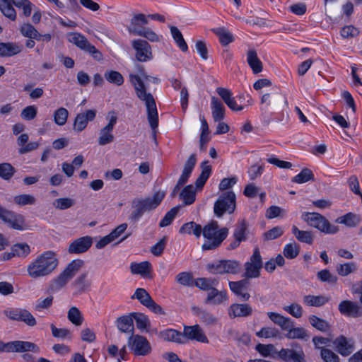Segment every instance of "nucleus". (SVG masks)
I'll use <instances>...</instances> for the list:
<instances>
[{
    "mask_svg": "<svg viewBox=\"0 0 362 362\" xmlns=\"http://www.w3.org/2000/svg\"><path fill=\"white\" fill-rule=\"evenodd\" d=\"M129 81L134 86L137 98L144 102L147 109V118L151 129L153 130V137H156V129L158 126V115L156 104L153 95L147 93V87L144 81H149L155 84H158L160 80L158 77L150 76L145 73L141 76L134 74L129 75Z\"/></svg>",
    "mask_w": 362,
    "mask_h": 362,
    "instance_id": "1",
    "label": "nucleus"
},
{
    "mask_svg": "<svg viewBox=\"0 0 362 362\" xmlns=\"http://www.w3.org/2000/svg\"><path fill=\"white\" fill-rule=\"evenodd\" d=\"M58 262L57 255L53 251L44 252L28 265V275L33 279L47 276L57 268Z\"/></svg>",
    "mask_w": 362,
    "mask_h": 362,
    "instance_id": "2",
    "label": "nucleus"
},
{
    "mask_svg": "<svg viewBox=\"0 0 362 362\" xmlns=\"http://www.w3.org/2000/svg\"><path fill=\"white\" fill-rule=\"evenodd\" d=\"M164 192H156L152 197L145 199H134L132 201V211L129 215V219L135 223L139 221L144 214L155 209L165 197Z\"/></svg>",
    "mask_w": 362,
    "mask_h": 362,
    "instance_id": "3",
    "label": "nucleus"
},
{
    "mask_svg": "<svg viewBox=\"0 0 362 362\" xmlns=\"http://www.w3.org/2000/svg\"><path fill=\"white\" fill-rule=\"evenodd\" d=\"M202 233L206 238L202 246V250H211L216 249L221 245L228 236V229L226 227L218 229V223L211 221L202 228Z\"/></svg>",
    "mask_w": 362,
    "mask_h": 362,
    "instance_id": "4",
    "label": "nucleus"
},
{
    "mask_svg": "<svg viewBox=\"0 0 362 362\" xmlns=\"http://www.w3.org/2000/svg\"><path fill=\"white\" fill-rule=\"evenodd\" d=\"M83 265L84 262L82 259L72 260L67 264L64 271L51 281L49 290L52 292H57L61 290L74 278Z\"/></svg>",
    "mask_w": 362,
    "mask_h": 362,
    "instance_id": "5",
    "label": "nucleus"
},
{
    "mask_svg": "<svg viewBox=\"0 0 362 362\" xmlns=\"http://www.w3.org/2000/svg\"><path fill=\"white\" fill-rule=\"evenodd\" d=\"M302 218L311 227L315 228L325 234H336L339 231V228L331 223L324 216L316 212H305L302 214Z\"/></svg>",
    "mask_w": 362,
    "mask_h": 362,
    "instance_id": "6",
    "label": "nucleus"
},
{
    "mask_svg": "<svg viewBox=\"0 0 362 362\" xmlns=\"http://www.w3.org/2000/svg\"><path fill=\"white\" fill-rule=\"evenodd\" d=\"M207 271L213 274H238L241 270V264L236 259H220L209 263Z\"/></svg>",
    "mask_w": 362,
    "mask_h": 362,
    "instance_id": "7",
    "label": "nucleus"
},
{
    "mask_svg": "<svg viewBox=\"0 0 362 362\" xmlns=\"http://www.w3.org/2000/svg\"><path fill=\"white\" fill-rule=\"evenodd\" d=\"M235 199V194L232 191L222 193L214 204L215 215L221 218L225 213L232 214L236 207Z\"/></svg>",
    "mask_w": 362,
    "mask_h": 362,
    "instance_id": "8",
    "label": "nucleus"
},
{
    "mask_svg": "<svg viewBox=\"0 0 362 362\" xmlns=\"http://www.w3.org/2000/svg\"><path fill=\"white\" fill-rule=\"evenodd\" d=\"M69 41L81 50L88 53L93 59L100 62L103 59V56L94 45L90 44L83 35L78 33H71L69 35Z\"/></svg>",
    "mask_w": 362,
    "mask_h": 362,
    "instance_id": "9",
    "label": "nucleus"
},
{
    "mask_svg": "<svg viewBox=\"0 0 362 362\" xmlns=\"http://www.w3.org/2000/svg\"><path fill=\"white\" fill-rule=\"evenodd\" d=\"M0 352H33L39 354L40 347L35 343L28 341H13L4 343L0 340Z\"/></svg>",
    "mask_w": 362,
    "mask_h": 362,
    "instance_id": "10",
    "label": "nucleus"
},
{
    "mask_svg": "<svg viewBox=\"0 0 362 362\" xmlns=\"http://www.w3.org/2000/svg\"><path fill=\"white\" fill-rule=\"evenodd\" d=\"M245 272L244 276L247 279L258 278L263 267L262 258L258 247H255L250 260L244 264Z\"/></svg>",
    "mask_w": 362,
    "mask_h": 362,
    "instance_id": "11",
    "label": "nucleus"
},
{
    "mask_svg": "<svg viewBox=\"0 0 362 362\" xmlns=\"http://www.w3.org/2000/svg\"><path fill=\"white\" fill-rule=\"evenodd\" d=\"M0 218L8 226L15 229L22 230L25 229L24 217L12 211L8 210L0 205Z\"/></svg>",
    "mask_w": 362,
    "mask_h": 362,
    "instance_id": "12",
    "label": "nucleus"
},
{
    "mask_svg": "<svg viewBox=\"0 0 362 362\" xmlns=\"http://www.w3.org/2000/svg\"><path fill=\"white\" fill-rule=\"evenodd\" d=\"M128 346L135 355L145 356L151 350L150 344L146 337L139 334H132L128 339Z\"/></svg>",
    "mask_w": 362,
    "mask_h": 362,
    "instance_id": "13",
    "label": "nucleus"
},
{
    "mask_svg": "<svg viewBox=\"0 0 362 362\" xmlns=\"http://www.w3.org/2000/svg\"><path fill=\"white\" fill-rule=\"evenodd\" d=\"M107 117L109 118L108 124L100 131L98 144L100 146H105L106 144H110L114 141L115 139L114 135L112 134V130L117 120L115 112H109Z\"/></svg>",
    "mask_w": 362,
    "mask_h": 362,
    "instance_id": "14",
    "label": "nucleus"
},
{
    "mask_svg": "<svg viewBox=\"0 0 362 362\" xmlns=\"http://www.w3.org/2000/svg\"><path fill=\"white\" fill-rule=\"evenodd\" d=\"M196 155L192 154L185 162L182 175H180L176 185L173 189L171 193V196L173 197L176 195L177 192L180 190V187L184 185L188 181V179L196 165Z\"/></svg>",
    "mask_w": 362,
    "mask_h": 362,
    "instance_id": "15",
    "label": "nucleus"
},
{
    "mask_svg": "<svg viewBox=\"0 0 362 362\" xmlns=\"http://www.w3.org/2000/svg\"><path fill=\"white\" fill-rule=\"evenodd\" d=\"M335 351L342 356H348L355 349V341L351 338H347L340 335L333 341Z\"/></svg>",
    "mask_w": 362,
    "mask_h": 362,
    "instance_id": "16",
    "label": "nucleus"
},
{
    "mask_svg": "<svg viewBox=\"0 0 362 362\" xmlns=\"http://www.w3.org/2000/svg\"><path fill=\"white\" fill-rule=\"evenodd\" d=\"M132 45L136 50V58L138 61L145 62L152 59L151 47L147 41L141 39L134 40Z\"/></svg>",
    "mask_w": 362,
    "mask_h": 362,
    "instance_id": "17",
    "label": "nucleus"
},
{
    "mask_svg": "<svg viewBox=\"0 0 362 362\" xmlns=\"http://www.w3.org/2000/svg\"><path fill=\"white\" fill-rule=\"evenodd\" d=\"M20 33L22 36L27 38H35L36 41L43 42H49L52 38V35L49 33L40 34L37 29L29 23H23L20 27Z\"/></svg>",
    "mask_w": 362,
    "mask_h": 362,
    "instance_id": "18",
    "label": "nucleus"
},
{
    "mask_svg": "<svg viewBox=\"0 0 362 362\" xmlns=\"http://www.w3.org/2000/svg\"><path fill=\"white\" fill-rule=\"evenodd\" d=\"M93 245V238L86 235L78 238L71 242L68 247L69 254H81L86 252Z\"/></svg>",
    "mask_w": 362,
    "mask_h": 362,
    "instance_id": "19",
    "label": "nucleus"
},
{
    "mask_svg": "<svg viewBox=\"0 0 362 362\" xmlns=\"http://www.w3.org/2000/svg\"><path fill=\"white\" fill-rule=\"evenodd\" d=\"M282 101L286 106L288 103L285 96L281 93H264L261 98V104L264 105L267 109L278 110L279 103Z\"/></svg>",
    "mask_w": 362,
    "mask_h": 362,
    "instance_id": "20",
    "label": "nucleus"
},
{
    "mask_svg": "<svg viewBox=\"0 0 362 362\" xmlns=\"http://www.w3.org/2000/svg\"><path fill=\"white\" fill-rule=\"evenodd\" d=\"M96 116V110H88L84 112L78 113L74 119L73 129L77 132L85 129L88 122L93 121Z\"/></svg>",
    "mask_w": 362,
    "mask_h": 362,
    "instance_id": "21",
    "label": "nucleus"
},
{
    "mask_svg": "<svg viewBox=\"0 0 362 362\" xmlns=\"http://www.w3.org/2000/svg\"><path fill=\"white\" fill-rule=\"evenodd\" d=\"M276 354L284 362H305V354L302 349L295 351L289 349H281Z\"/></svg>",
    "mask_w": 362,
    "mask_h": 362,
    "instance_id": "22",
    "label": "nucleus"
},
{
    "mask_svg": "<svg viewBox=\"0 0 362 362\" xmlns=\"http://www.w3.org/2000/svg\"><path fill=\"white\" fill-rule=\"evenodd\" d=\"M184 339L196 340L202 343H208L209 340L202 328L198 325L185 326L182 333Z\"/></svg>",
    "mask_w": 362,
    "mask_h": 362,
    "instance_id": "23",
    "label": "nucleus"
},
{
    "mask_svg": "<svg viewBox=\"0 0 362 362\" xmlns=\"http://www.w3.org/2000/svg\"><path fill=\"white\" fill-rule=\"evenodd\" d=\"M252 314V308L247 303H233L228 308V315L230 318L246 317Z\"/></svg>",
    "mask_w": 362,
    "mask_h": 362,
    "instance_id": "24",
    "label": "nucleus"
},
{
    "mask_svg": "<svg viewBox=\"0 0 362 362\" xmlns=\"http://www.w3.org/2000/svg\"><path fill=\"white\" fill-rule=\"evenodd\" d=\"M91 286V281L88 279V272H85L77 276L71 284L74 295H81L87 291Z\"/></svg>",
    "mask_w": 362,
    "mask_h": 362,
    "instance_id": "25",
    "label": "nucleus"
},
{
    "mask_svg": "<svg viewBox=\"0 0 362 362\" xmlns=\"http://www.w3.org/2000/svg\"><path fill=\"white\" fill-rule=\"evenodd\" d=\"M339 310L342 315L352 317H358L362 315L360 306L355 302L343 300L339 305Z\"/></svg>",
    "mask_w": 362,
    "mask_h": 362,
    "instance_id": "26",
    "label": "nucleus"
},
{
    "mask_svg": "<svg viewBox=\"0 0 362 362\" xmlns=\"http://www.w3.org/2000/svg\"><path fill=\"white\" fill-rule=\"evenodd\" d=\"M148 21L146 16L143 13H138L134 15L131 19L130 25L127 28L130 33L139 35L146 27L144 25L148 24Z\"/></svg>",
    "mask_w": 362,
    "mask_h": 362,
    "instance_id": "27",
    "label": "nucleus"
},
{
    "mask_svg": "<svg viewBox=\"0 0 362 362\" xmlns=\"http://www.w3.org/2000/svg\"><path fill=\"white\" fill-rule=\"evenodd\" d=\"M116 326L123 333L134 334V327L132 318V313L118 317L116 321Z\"/></svg>",
    "mask_w": 362,
    "mask_h": 362,
    "instance_id": "28",
    "label": "nucleus"
},
{
    "mask_svg": "<svg viewBox=\"0 0 362 362\" xmlns=\"http://www.w3.org/2000/svg\"><path fill=\"white\" fill-rule=\"evenodd\" d=\"M23 46L16 42H0V57H10L21 53Z\"/></svg>",
    "mask_w": 362,
    "mask_h": 362,
    "instance_id": "29",
    "label": "nucleus"
},
{
    "mask_svg": "<svg viewBox=\"0 0 362 362\" xmlns=\"http://www.w3.org/2000/svg\"><path fill=\"white\" fill-rule=\"evenodd\" d=\"M228 300V296L226 291H218L213 287L209 292H207L205 303L206 304L220 305Z\"/></svg>",
    "mask_w": 362,
    "mask_h": 362,
    "instance_id": "30",
    "label": "nucleus"
},
{
    "mask_svg": "<svg viewBox=\"0 0 362 362\" xmlns=\"http://www.w3.org/2000/svg\"><path fill=\"white\" fill-rule=\"evenodd\" d=\"M229 288L236 296H240L243 300H247L250 295L246 292L247 281L243 279L237 281H229Z\"/></svg>",
    "mask_w": 362,
    "mask_h": 362,
    "instance_id": "31",
    "label": "nucleus"
},
{
    "mask_svg": "<svg viewBox=\"0 0 362 362\" xmlns=\"http://www.w3.org/2000/svg\"><path fill=\"white\" fill-rule=\"evenodd\" d=\"M269 318L276 325L281 327L283 330H286L290 327L293 326V321L289 318L281 315L279 313L269 312L267 313Z\"/></svg>",
    "mask_w": 362,
    "mask_h": 362,
    "instance_id": "32",
    "label": "nucleus"
},
{
    "mask_svg": "<svg viewBox=\"0 0 362 362\" xmlns=\"http://www.w3.org/2000/svg\"><path fill=\"white\" fill-rule=\"evenodd\" d=\"M158 336L163 340L179 344L185 343L182 332L173 329H168L159 332Z\"/></svg>",
    "mask_w": 362,
    "mask_h": 362,
    "instance_id": "33",
    "label": "nucleus"
},
{
    "mask_svg": "<svg viewBox=\"0 0 362 362\" xmlns=\"http://www.w3.org/2000/svg\"><path fill=\"white\" fill-rule=\"evenodd\" d=\"M130 269L133 274H140L143 277H150L151 264L147 261L141 262L140 263H132Z\"/></svg>",
    "mask_w": 362,
    "mask_h": 362,
    "instance_id": "34",
    "label": "nucleus"
},
{
    "mask_svg": "<svg viewBox=\"0 0 362 362\" xmlns=\"http://www.w3.org/2000/svg\"><path fill=\"white\" fill-rule=\"evenodd\" d=\"M192 310L194 315H196L199 318L200 321L206 325H214L217 323V317L206 310H203L197 307L192 308Z\"/></svg>",
    "mask_w": 362,
    "mask_h": 362,
    "instance_id": "35",
    "label": "nucleus"
},
{
    "mask_svg": "<svg viewBox=\"0 0 362 362\" xmlns=\"http://www.w3.org/2000/svg\"><path fill=\"white\" fill-rule=\"evenodd\" d=\"M247 62L254 74H259L262 71V63L258 58L255 49H249L247 51Z\"/></svg>",
    "mask_w": 362,
    "mask_h": 362,
    "instance_id": "36",
    "label": "nucleus"
},
{
    "mask_svg": "<svg viewBox=\"0 0 362 362\" xmlns=\"http://www.w3.org/2000/svg\"><path fill=\"white\" fill-rule=\"evenodd\" d=\"M287 333L285 334V337L289 339H301L304 341H308L310 338V334L308 331L303 327H290L287 329Z\"/></svg>",
    "mask_w": 362,
    "mask_h": 362,
    "instance_id": "37",
    "label": "nucleus"
},
{
    "mask_svg": "<svg viewBox=\"0 0 362 362\" xmlns=\"http://www.w3.org/2000/svg\"><path fill=\"white\" fill-rule=\"evenodd\" d=\"M212 116L215 122L223 119L225 116V107L222 103L216 97L211 98Z\"/></svg>",
    "mask_w": 362,
    "mask_h": 362,
    "instance_id": "38",
    "label": "nucleus"
},
{
    "mask_svg": "<svg viewBox=\"0 0 362 362\" xmlns=\"http://www.w3.org/2000/svg\"><path fill=\"white\" fill-rule=\"evenodd\" d=\"M202 231L201 225L194 221L188 222L183 224L179 230L181 234L194 235L195 237L199 238Z\"/></svg>",
    "mask_w": 362,
    "mask_h": 362,
    "instance_id": "39",
    "label": "nucleus"
},
{
    "mask_svg": "<svg viewBox=\"0 0 362 362\" xmlns=\"http://www.w3.org/2000/svg\"><path fill=\"white\" fill-rule=\"evenodd\" d=\"M329 300V298L325 296L308 295L303 297V303L308 306L320 307Z\"/></svg>",
    "mask_w": 362,
    "mask_h": 362,
    "instance_id": "40",
    "label": "nucleus"
},
{
    "mask_svg": "<svg viewBox=\"0 0 362 362\" xmlns=\"http://www.w3.org/2000/svg\"><path fill=\"white\" fill-rule=\"evenodd\" d=\"M207 163V161H204L201 165L202 173L195 181V185L197 188L203 187L211 175V167Z\"/></svg>",
    "mask_w": 362,
    "mask_h": 362,
    "instance_id": "41",
    "label": "nucleus"
},
{
    "mask_svg": "<svg viewBox=\"0 0 362 362\" xmlns=\"http://www.w3.org/2000/svg\"><path fill=\"white\" fill-rule=\"evenodd\" d=\"M180 196L185 205H190L195 201L196 190L192 185H187L183 188Z\"/></svg>",
    "mask_w": 362,
    "mask_h": 362,
    "instance_id": "42",
    "label": "nucleus"
},
{
    "mask_svg": "<svg viewBox=\"0 0 362 362\" xmlns=\"http://www.w3.org/2000/svg\"><path fill=\"white\" fill-rule=\"evenodd\" d=\"M212 31L218 37L220 42L223 46L228 45L234 40L233 35L225 28H214Z\"/></svg>",
    "mask_w": 362,
    "mask_h": 362,
    "instance_id": "43",
    "label": "nucleus"
},
{
    "mask_svg": "<svg viewBox=\"0 0 362 362\" xmlns=\"http://www.w3.org/2000/svg\"><path fill=\"white\" fill-rule=\"evenodd\" d=\"M292 233L296 239L307 244H312L313 242V235L310 231L299 230L296 226H292Z\"/></svg>",
    "mask_w": 362,
    "mask_h": 362,
    "instance_id": "44",
    "label": "nucleus"
},
{
    "mask_svg": "<svg viewBox=\"0 0 362 362\" xmlns=\"http://www.w3.org/2000/svg\"><path fill=\"white\" fill-rule=\"evenodd\" d=\"M133 320H135L136 327L141 332L144 329L148 331L150 327V320L146 315L140 313H132Z\"/></svg>",
    "mask_w": 362,
    "mask_h": 362,
    "instance_id": "45",
    "label": "nucleus"
},
{
    "mask_svg": "<svg viewBox=\"0 0 362 362\" xmlns=\"http://www.w3.org/2000/svg\"><path fill=\"white\" fill-rule=\"evenodd\" d=\"M335 222L340 224H344L348 227H355L359 223L358 218L353 213H348L344 216L338 217Z\"/></svg>",
    "mask_w": 362,
    "mask_h": 362,
    "instance_id": "46",
    "label": "nucleus"
},
{
    "mask_svg": "<svg viewBox=\"0 0 362 362\" xmlns=\"http://www.w3.org/2000/svg\"><path fill=\"white\" fill-rule=\"evenodd\" d=\"M0 10L6 18L11 21L16 20V11L8 0H0Z\"/></svg>",
    "mask_w": 362,
    "mask_h": 362,
    "instance_id": "47",
    "label": "nucleus"
},
{
    "mask_svg": "<svg viewBox=\"0 0 362 362\" xmlns=\"http://www.w3.org/2000/svg\"><path fill=\"white\" fill-rule=\"evenodd\" d=\"M170 33L179 48L182 52H187L188 50L187 45L179 29L175 26H170Z\"/></svg>",
    "mask_w": 362,
    "mask_h": 362,
    "instance_id": "48",
    "label": "nucleus"
},
{
    "mask_svg": "<svg viewBox=\"0 0 362 362\" xmlns=\"http://www.w3.org/2000/svg\"><path fill=\"white\" fill-rule=\"evenodd\" d=\"M309 322L313 327L321 332H327L330 328L328 322L314 315L309 317Z\"/></svg>",
    "mask_w": 362,
    "mask_h": 362,
    "instance_id": "49",
    "label": "nucleus"
},
{
    "mask_svg": "<svg viewBox=\"0 0 362 362\" xmlns=\"http://www.w3.org/2000/svg\"><path fill=\"white\" fill-rule=\"evenodd\" d=\"M105 78L110 83L121 86L124 83L123 76L118 71L107 70L104 74Z\"/></svg>",
    "mask_w": 362,
    "mask_h": 362,
    "instance_id": "50",
    "label": "nucleus"
},
{
    "mask_svg": "<svg viewBox=\"0 0 362 362\" xmlns=\"http://www.w3.org/2000/svg\"><path fill=\"white\" fill-rule=\"evenodd\" d=\"M69 117V112L64 107H59L53 114V119L56 124L63 126L66 124Z\"/></svg>",
    "mask_w": 362,
    "mask_h": 362,
    "instance_id": "51",
    "label": "nucleus"
},
{
    "mask_svg": "<svg viewBox=\"0 0 362 362\" xmlns=\"http://www.w3.org/2000/svg\"><path fill=\"white\" fill-rule=\"evenodd\" d=\"M337 272L341 276H346L357 270V266L355 262H351L341 264L337 267Z\"/></svg>",
    "mask_w": 362,
    "mask_h": 362,
    "instance_id": "52",
    "label": "nucleus"
},
{
    "mask_svg": "<svg viewBox=\"0 0 362 362\" xmlns=\"http://www.w3.org/2000/svg\"><path fill=\"white\" fill-rule=\"evenodd\" d=\"M310 180H314V175L312 170L308 168H303L299 174L292 179V182L299 184L305 183Z\"/></svg>",
    "mask_w": 362,
    "mask_h": 362,
    "instance_id": "53",
    "label": "nucleus"
},
{
    "mask_svg": "<svg viewBox=\"0 0 362 362\" xmlns=\"http://www.w3.org/2000/svg\"><path fill=\"white\" fill-rule=\"evenodd\" d=\"M300 252V245L295 242L286 244L284 248V255L287 259H294Z\"/></svg>",
    "mask_w": 362,
    "mask_h": 362,
    "instance_id": "54",
    "label": "nucleus"
},
{
    "mask_svg": "<svg viewBox=\"0 0 362 362\" xmlns=\"http://www.w3.org/2000/svg\"><path fill=\"white\" fill-rule=\"evenodd\" d=\"M134 298L137 299L144 306L148 305L149 301L153 299L146 290L142 288L136 289L134 295L132 296V299Z\"/></svg>",
    "mask_w": 362,
    "mask_h": 362,
    "instance_id": "55",
    "label": "nucleus"
},
{
    "mask_svg": "<svg viewBox=\"0 0 362 362\" xmlns=\"http://www.w3.org/2000/svg\"><path fill=\"white\" fill-rule=\"evenodd\" d=\"M12 255L19 257H25L30 252V246L26 243H17L13 245Z\"/></svg>",
    "mask_w": 362,
    "mask_h": 362,
    "instance_id": "56",
    "label": "nucleus"
},
{
    "mask_svg": "<svg viewBox=\"0 0 362 362\" xmlns=\"http://www.w3.org/2000/svg\"><path fill=\"white\" fill-rule=\"evenodd\" d=\"M67 317L69 320L76 326H79L83 322V317L78 308L73 306L71 307L67 313Z\"/></svg>",
    "mask_w": 362,
    "mask_h": 362,
    "instance_id": "57",
    "label": "nucleus"
},
{
    "mask_svg": "<svg viewBox=\"0 0 362 362\" xmlns=\"http://www.w3.org/2000/svg\"><path fill=\"white\" fill-rule=\"evenodd\" d=\"M217 283L218 281L214 279L198 278L195 281V286L201 290L209 292Z\"/></svg>",
    "mask_w": 362,
    "mask_h": 362,
    "instance_id": "58",
    "label": "nucleus"
},
{
    "mask_svg": "<svg viewBox=\"0 0 362 362\" xmlns=\"http://www.w3.org/2000/svg\"><path fill=\"white\" fill-rule=\"evenodd\" d=\"M16 172L15 168L8 163L0 164V177L5 180H10Z\"/></svg>",
    "mask_w": 362,
    "mask_h": 362,
    "instance_id": "59",
    "label": "nucleus"
},
{
    "mask_svg": "<svg viewBox=\"0 0 362 362\" xmlns=\"http://www.w3.org/2000/svg\"><path fill=\"white\" fill-rule=\"evenodd\" d=\"M247 224L245 221L243 220L239 222L233 233V236L238 240L245 241L247 239L245 232L247 230Z\"/></svg>",
    "mask_w": 362,
    "mask_h": 362,
    "instance_id": "60",
    "label": "nucleus"
},
{
    "mask_svg": "<svg viewBox=\"0 0 362 362\" xmlns=\"http://www.w3.org/2000/svg\"><path fill=\"white\" fill-rule=\"evenodd\" d=\"M261 338H276L280 336V332L275 327H265L256 333Z\"/></svg>",
    "mask_w": 362,
    "mask_h": 362,
    "instance_id": "61",
    "label": "nucleus"
},
{
    "mask_svg": "<svg viewBox=\"0 0 362 362\" xmlns=\"http://www.w3.org/2000/svg\"><path fill=\"white\" fill-rule=\"evenodd\" d=\"M180 206H175L172 208L169 211L166 213L163 218L159 223L160 227H165L171 224L176 215L177 214Z\"/></svg>",
    "mask_w": 362,
    "mask_h": 362,
    "instance_id": "62",
    "label": "nucleus"
},
{
    "mask_svg": "<svg viewBox=\"0 0 362 362\" xmlns=\"http://www.w3.org/2000/svg\"><path fill=\"white\" fill-rule=\"evenodd\" d=\"M18 321L23 322L28 326L34 327L37 322L35 317L26 309H22Z\"/></svg>",
    "mask_w": 362,
    "mask_h": 362,
    "instance_id": "63",
    "label": "nucleus"
},
{
    "mask_svg": "<svg viewBox=\"0 0 362 362\" xmlns=\"http://www.w3.org/2000/svg\"><path fill=\"white\" fill-rule=\"evenodd\" d=\"M320 356L324 362H339L337 354L329 349L321 348Z\"/></svg>",
    "mask_w": 362,
    "mask_h": 362,
    "instance_id": "64",
    "label": "nucleus"
}]
</instances>
